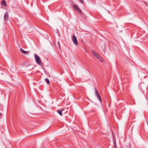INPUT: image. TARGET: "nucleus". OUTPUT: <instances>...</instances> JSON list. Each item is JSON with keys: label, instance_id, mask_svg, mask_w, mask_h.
Masks as SVG:
<instances>
[{"label": "nucleus", "instance_id": "1", "mask_svg": "<svg viewBox=\"0 0 148 148\" xmlns=\"http://www.w3.org/2000/svg\"><path fill=\"white\" fill-rule=\"evenodd\" d=\"M34 57L37 64L39 65L41 64L42 62L40 58L36 54H34Z\"/></svg>", "mask_w": 148, "mask_h": 148}, {"label": "nucleus", "instance_id": "2", "mask_svg": "<svg viewBox=\"0 0 148 148\" xmlns=\"http://www.w3.org/2000/svg\"><path fill=\"white\" fill-rule=\"evenodd\" d=\"M92 53L95 56L98 58L99 61L101 62H102L103 61V59L98 54H97L95 51H93Z\"/></svg>", "mask_w": 148, "mask_h": 148}, {"label": "nucleus", "instance_id": "3", "mask_svg": "<svg viewBox=\"0 0 148 148\" xmlns=\"http://www.w3.org/2000/svg\"><path fill=\"white\" fill-rule=\"evenodd\" d=\"M73 7L78 12L81 13L82 12L80 9L76 5H73Z\"/></svg>", "mask_w": 148, "mask_h": 148}, {"label": "nucleus", "instance_id": "4", "mask_svg": "<svg viewBox=\"0 0 148 148\" xmlns=\"http://www.w3.org/2000/svg\"><path fill=\"white\" fill-rule=\"evenodd\" d=\"M72 40L74 44L75 45H77L78 42L76 36L74 35H73L72 37Z\"/></svg>", "mask_w": 148, "mask_h": 148}, {"label": "nucleus", "instance_id": "5", "mask_svg": "<svg viewBox=\"0 0 148 148\" xmlns=\"http://www.w3.org/2000/svg\"><path fill=\"white\" fill-rule=\"evenodd\" d=\"M95 95H96L98 97V98L99 99V101H100L101 103H102V99H101V97L100 96V95L97 91V90H96L95 91Z\"/></svg>", "mask_w": 148, "mask_h": 148}, {"label": "nucleus", "instance_id": "6", "mask_svg": "<svg viewBox=\"0 0 148 148\" xmlns=\"http://www.w3.org/2000/svg\"><path fill=\"white\" fill-rule=\"evenodd\" d=\"M20 51H21V52L22 53H23V54H28L29 53V52L28 51H24V50H23L22 48L20 49Z\"/></svg>", "mask_w": 148, "mask_h": 148}, {"label": "nucleus", "instance_id": "7", "mask_svg": "<svg viewBox=\"0 0 148 148\" xmlns=\"http://www.w3.org/2000/svg\"><path fill=\"white\" fill-rule=\"evenodd\" d=\"M8 12H6L5 13V15H4V20H6L8 19Z\"/></svg>", "mask_w": 148, "mask_h": 148}, {"label": "nucleus", "instance_id": "8", "mask_svg": "<svg viewBox=\"0 0 148 148\" xmlns=\"http://www.w3.org/2000/svg\"><path fill=\"white\" fill-rule=\"evenodd\" d=\"M1 4L2 5H4L5 7L7 6V3L4 0H2V1Z\"/></svg>", "mask_w": 148, "mask_h": 148}, {"label": "nucleus", "instance_id": "9", "mask_svg": "<svg viewBox=\"0 0 148 148\" xmlns=\"http://www.w3.org/2000/svg\"><path fill=\"white\" fill-rule=\"evenodd\" d=\"M45 81L47 84H49L50 82L49 79L48 78H46L45 79Z\"/></svg>", "mask_w": 148, "mask_h": 148}, {"label": "nucleus", "instance_id": "10", "mask_svg": "<svg viewBox=\"0 0 148 148\" xmlns=\"http://www.w3.org/2000/svg\"><path fill=\"white\" fill-rule=\"evenodd\" d=\"M58 113L60 115H62V111L60 110H59V111H58Z\"/></svg>", "mask_w": 148, "mask_h": 148}, {"label": "nucleus", "instance_id": "11", "mask_svg": "<svg viewBox=\"0 0 148 148\" xmlns=\"http://www.w3.org/2000/svg\"><path fill=\"white\" fill-rule=\"evenodd\" d=\"M79 1L81 2V3H84V1L83 0H79Z\"/></svg>", "mask_w": 148, "mask_h": 148}]
</instances>
